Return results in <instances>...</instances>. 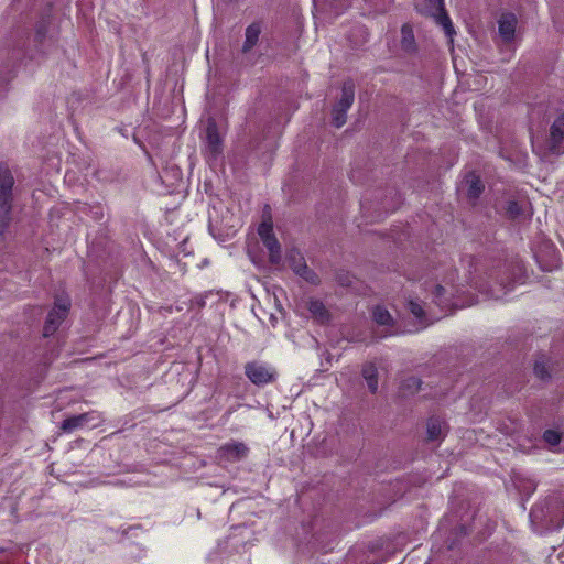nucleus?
Listing matches in <instances>:
<instances>
[{
    "mask_svg": "<svg viewBox=\"0 0 564 564\" xmlns=\"http://www.w3.org/2000/svg\"><path fill=\"white\" fill-rule=\"evenodd\" d=\"M14 184L12 171L7 164L0 163V235L4 234L11 221Z\"/></svg>",
    "mask_w": 564,
    "mask_h": 564,
    "instance_id": "nucleus-1",
    "label": "nucleus"
},
{
    "mask_svg": "<svg viewBox=\"0 0 564 564\" xmlns=\"http://www.w3.org/2000/svg\"><path fill=\"white\" fill-rule=\"evenodd\" d=\"M465 290L453 283L437 284L435 285L433 293V301L443 311L447 312L453 308L464 307L474 304L473 299H463Z\"/></svg>",
    "mask_w": 564,
    "mask_h": 564,
    "instance_id": "nucleus-2",
    "label": "nucleus"
},
{
    "mask_svg": "<svg viewBox=\"0 0 564 564\" xmlns=\"http://www.w3.org/2000/svg\"><path fill=\"white\" fill-rule=\"evenodd\" d=\"M69 307H70V300L67 295L56 296V299L54 301V306L50 311V313L46 317L45 324H44V328H43L44 337H48V336L53 335L58 329L61 324L66 318Z\"/></svg>",
    "mask_w": 564,
    "mask_h": 564,
    "instance_id": "nucleus-3",
    "label": "nucleus"
},
{
    "mask_svg": "<svg viewBox=\"0 0 564 564\" xmlns=\"http://www.w3.org/2000/svg\"><path fill=\"white\" fill-rule=\"evenodd\" d=\"M246 377L256 386H265L275 381L274 367L262 361H250L245 365Z\"/></svg>",
    "mask_w": 564,
    "mask_h": 564,
    "instance_id": "nucleus-4",
    "label": "nucleus"
},
{
    "mask_svg": "<svg viewBox=\"0 0 564 564\" xmlns=\"http://www.w3.org/2000/svg\"><path fill=\"white\" fill-rule=\"evenodd\" d=\"M101 422V416L98 412L91 411L78 415H73L62 422L61 429L64 433H73L83 427H96Z\"/></svg>",
    "mask_w": 564,
    "mask_h": 564,
    "instance_id": "nucleus-5",
    "label": "nucleus"
},
{
    "mask_svg": "<svg viewBox=\"0 0 564 564\" xmlns=\"http://www.w3.org/2000/svg\"><path fill=\"white\" fill-rule=\"evenodd\" d=\"M258 234L269 251L270 262L278 264L281 261V246L273 234V227L270 221H263L259 228Z\"/></svg>",
    "mask_w": 564,
    "mask_h": 564,
    "instance_id": "nucleus-6",
    "label": "nucleus"
},
{
    "mask_svg": "<svg viewBox=\"0 0 564 564\" xmlns=\"http://www.w3.org/2000/svg\"><path fill=\"white\" fill-rule=\"evenodd\" d=\"M547 150L556 155L564 153V113L558 116L550 128L546 140Z\"/></svg>",
    "mask_w": 564,
    "mask_h": 564,
    "instance_id": "nucleus-7",
    "label": "nucleus"
},
{
    "mask_svg": "<svg viewBox=\"0 0 564 564\" xmlns=\"http://www.w3.org/2000/svg\"><path fill=\"white\" fill-rule=\"evenodd\" d=\"M249 448L241 442L226 443L218 449V458L226 463H236L247 457Z\"/></svg>",
    "mask_w": 564,
    "mask_h": 564,
    "instance_id": "nucleus-8",
    "label": "nucleus"
},
{
    "mask_svg": "<svg viewBox=\"0 0 564 564\" xmlns=\"http://www.w3.org/2000/svg\"><path fill=\"white\" fill-rule=\"evenodd\" d=\"M518 19L512 12H503L498 19V31L505 43H511L514 39Z\"/></svg>",
    "mask_w": 564,
    "mask_h": 564,
    "instance_id": "nucleus-9",
    "label": "nucleus"
},
{
    "mask_svg": "<svg viewBox=\"0 0 564 564\" xmlns=\"http://www.w3.org/2000/svg\"><path fill=\"white\" fill-rule=\"evenodd\" d=\"M288 260L290 262V265L292 267L293 271L305 279L306 281L311 283L317 282L316 274L308 269L306 265L303 256L300 252L292 251L290 252Z\"/></svg>",
    "mask_w": 564,
    "mask_h": 564,
    "instance_id": "nucleus-10",
    "label": "nucleus"
},
{
    "mask_svg": "<svg viewBox=\"0 0 564 564\" xmlns=\"http://www.w3.org/2000/svg\"><path fill=\"white\" fill-rule=\"evenodd\" d=\"M206 141L207 152L212 158H216L218 154H220L223 149V141L214 119H209L207 122Z\"/></svg>",
    "mask_w": 564,
    "mask_h": 564,
    "instance_id": "nucleus-11",
    "label": "nucleus"
},
{
    "mask_svg": "<svg viewBox=\"0 0 564 564\" xmlns=\"http://www.w3.org/2000/svg\"><path fill=\"white\" fill-rule=\"evenodd\" d=\"M48 29L50 23L45 20L40 21L35 26L34 41L42 53H45V50L54 44L53 37L47 35Z\"/></svg>",
    "mask_w": 564,
    "mask_h": 564,
    "instance_id": "nucleus-12",
    "label": "nucleus"
},
{
    "mask_svg": "<svg viewBox=\"0 0 564 564\" xmlns=\"http://www.w3.org/2000/svg\"><path fill=\"white\" fill-rule=\"evenodd\" d=\"M463 185L466 187L469 199H477L484 191V184L474 172L466 174Z\"/></svg>",
    "mask_w": 564,
    "mask_h": 564,
    "instance_id": "nucleus-13",
    "label": "nucleus"
},
{
    "mask_svg": "<svg viewBox=\"0 0 564 564\" xmlns=\"http://www.w3.org/2000/svg\"><path fill=\"white\" fill-rule=\"evenodd\" d=\"M431 2L433 4L435 13H438V24L443 26L445 34L452 40V36L454 34V28L449 17L444 11L443 0H431Z\"/></svg>",
    "mask_w": 564,
    "mask_h": 564,
    "instance_id": "nucleus-14",
    "label": "nucleus"
},
{
    "mask_svg": "<svg viewBox=\"0 0 564 564\" xmlns=\"http://www.w3.org/2000/svg\"><path fill=\"white\" fill-rule=\"evenodd\" d=\"M261 34V24L259 22H253L247 26L245 33V42L242 45V52H250L258 43L259 36Z\"/></svg>",
    "mask_w": 564,
    "mask_h": 564,
    "instance_id": "nucleus-15",
    "label": "nucleus"
},
{
    "mask_svg": "<svg viewBox=\"0 0 564 564\" xmlns=\"http://www.w3.org/2000/svg\"><path fill=\"white\" fill-rule=\"evenodd\" d=\"M355 99V86L351 82H345L341 88V96L334 106L343 111H348Z\"/></svg>",
    "mask_w": 564,
    "mask_h": 564,
    "instance_id": "nucleus-16",
    "label": "nucleus"
},
{
    "mask_svg": "<svg viewBox=\"0 0 564 564\" xmlns=\"http://www.w3.org/2000/svg\"><path fill=\"white\" fill-rule=\"evenodd\" d=\"M427 438L430 441H437L445 435L446 424L440 417H431L426 424Z\"/></svg>",
    "mask_w": 564,
    "mask_h": 564,
    "instance_id": "nucleus-17",
    "label": "nucleus"
},
{
    "mask_svg": "<svg viewBox=\"0 0 564 564\" xmlns=\"http://www.w3.org/2000/svg\"><path fill=\"white\" fill-rule=\"evenodd\" d=\"M401 47L406 53L416 51L415 37L410 24H404L401 28Z\"/></svg>",
    "mask_w": 564,
    "mask_h": 564,
    "instance_id": "nucleus-18",
    "label": "nucleus"
},
{
    "mask_svg": "<svg viewBox=\"0 0 564 564\" xmlns=\"http://www.w3.org/2000/svg\"><path fill=\"white\" fill-rule=\"evenodd\" d=\"M362 377L367 382L368 389L375 393L378 390V370L373 362H368L362 368Z\"/></svg>",
    "mask_w": 564,
    "mask_h": 564,
    "instance_id": "nucleus-19",
    "label": "nucleus"
},
{
    "mask_svg": "<svg viewBox=\"0 0 564 564\" xmlns=\"http://www.w3.org/2000/svg\"><path fill=\"white\" fill-rule=\"evenodd\" d=\"M308 311L315 318L319 319L321 322H324L328 317L327 311L323 302L319 300H311L308 302Z\"/></svg>",
    "mask_w": 564,
    "mask_h": 564,
    "instance_id": "nucleus-20",
    "label": "nucleus"
},
{
    "mask_svg": "<svg viewBox=\"0 0 564 564\" xmlns=\"http://www.w3.org/2000/svg\"><path fill=\"white\" fill-rule=\"evenodd\" d=\"M372 316H373L375 322L378 325L386 326V325H390L392 322V317H391L390 313L381 306L375 307V310L372 312Z\"/></svg>",
    "mask_w": 564,
    "mask_h": 564,
    "instance_id": "nucleus-21",
    "label": "nucleus"
},
{
    "mask_svg": "<svg viewBox=\"0 0 564 564\" xmlns=\"http://www.w3.org/2000/svg\"><path fill=\"white\" fill-rule=\"evenodd\" d=\"M421 383L422 381L419 378L411 376L402 381L401 389L403 390L404 393L412 394L420 390Z\"/></svg>",
    "mask_w": 564,
    "mask_h": 564,
    "instance_id": "nucleus-22",
    "label": "nucleus"
},
{
    "mask_svg": "<svg viewBox=\"0 0 564 564\" xmlns=\"http://www.w3.org/2000/svg\"><path fill=\"white\" fill-rule=\"evenodd\" d=\"M408 307L410 310V312L421 322L423 323L424 322V316H425V313H424V310H423V306L422 304L419 302V301H409L408 303Z\"/></svg>",
    "mask_w": 564,
    "mask_h": 564,
    "instance_id": "nucleus-23",
    "label": "nucleus"
},
{
    "mask_svg": "<svg viewBox=\"0 0 564 564\" xmlns=\"http://www.w3.org/2000/svg\"><path fill=\"white\" fill-rule=\"evenodd\" d=\"M347 111H343L336 107L333 108V124L336 128H340L346 123Z\"/></svg>",
    "mask_w": 564,
    "mask_h": 564,
    "instance_id": "nucleus-24",
    "label": "nucleus"
},
{
    "mask_svg": "<svg viewBox=\"0 0 564 564\" xmlns=\"http://www.w3.org/2000/svg\"><path fill=\"white\" fill-rule=\"evenodd\" d=\"M543 440L550 446H557L561 443V434L554 430H546L543 433Z\"/></svg>",
    "mask_w": 564,
    "mask_h": 564,
    "instance_id": "nucleus-25",
    "label": "nucleus"
},
{
    "mask_svg": "<svg viewBox=\"0 0 564 564\" xmlns=\"http://www.w3.org/2000/svg\"><path fill=\"white\" fill-rule=\"evenodd\" d=\"M522 213V206L516 202V200H510L508 203V206H507V214L511 217V218H517L520 216V214Z\"/></svg>",
    "mask_w": 564,
    "mask_h": 564,
    "instance_id": "nucleus-26",
    "label": "nucleus"
},
{
    "mask_svg": "<svg viewBox=\"0 0 564 564\" xmlns=\"http://www.w3.org/2000/svg\"><path fill=\"white\" fill-rule=\"evenodd\" d=\"M534 372L541 379H545V378L550 377L549 371H547L546 366L543 360L535 361Z\"/></svg>",
    "mask_w": 564,
    "mask_h": 564,
    "instance_id": "nucleus-27",
    "label": "nucleus"
},
{
    "mask_svg": "<svg viewBox=\"0 0 564 564\" xmlns=\"http://www.w3.org/2000/svg\"><path fill=\"white\" fill-rule=\"evenodd\" d=\"M505 289H506V291H503L502 293H500L499 291H495V290H492V289H490V290H480V291H481V292H486V293H487V294H489L491 297H494V299H497V300H498V299L502 297V295L507 294V292H508L511 288H510L509 285H503V286H502V290H505Z\"/></svg>",
    "mask_w": 564,
    "mask_h": 564,
    "instance_id": "nucleus-28",
    "label": "nucleus"
}]
</instances>
